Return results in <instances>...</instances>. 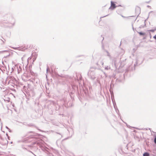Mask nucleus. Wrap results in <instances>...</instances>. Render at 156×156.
<instances>
[{
    "label": "nucleus",
    "instance_id": "nucleus-1",
    "mask_svg": "<svg viewBox=\"0 0 156 156\" xmlns=\"http://www.w3.org/2000/svg\"><path fill=\"white\" fill-rule=\"evenodd\" d=\"M115 7V4L112 2H111V6L109 9H113Z\"/></svg>",
    "mask_w": 156,
    "mask_h": 156
},
{
    "label": "nucleus",
    "instance_id": "nucleus-2",
    "mask_svg": "<svg viewBox=\"0 0 156 156\" xmlns=\"http://www.w3.org/2000/svg\"><path fill=\"white\" fill-rule=\"evenodd\" d=\"M138 33L140 34V35L141 36H144L146 35V34L144 32H139Z\"/></svg>",
    "mask_w": 156,
    "mask_h": 156
},
{
    "label": "nucleus",
    "instance_id": "nucleus-3",
    "mask_svg": "<svg viewBox=\"0 0 156 156\" xmlns=\"http://www.w3.org/2000/svg\"><path fill=\"white\" fill-rule=\"evenodd\" d=\"M143 156H149V154L147 153H145L143 154Z\"/></svg>",
    "mask_w": 156,
    "mask_h": 156
},
{
    "label": "nucleus",
    "instance_id": "nucleus-4",
    "mask_svg": "<svg viewBox=\"0 0 156 156\" xmlns=\"http://www.w3.org/2000/svg\"><path fill=\"white\" fill-rule=\"evenodd\" d=\"M154 142L156 144V137L154 139Z\"/></svg>",
    "mask_w": 156,
    "mask_h": 156
},
{
    "label": "nucleus",
    "instance_id": "nucleus-5",
    "mask_svg": "<svg viewBox=\"0 0 156 156\" xmlns=\"http://www.w3.org/2000/svg\"><path fill=\"white\" fill-rule=\"evenodd\" d=\"M137 9H138L139 11H140V8L137 7Z\"/></svg>",
    "mask_w": 156,
    "mask_h": 156
},
{
    "label": "nucleus",
    "instance_id": "nucleus-6",
    "mask_svg": "<svg viewBox=\"0 0 156 156\" xmlns=\"http://www.w3.org/2000/svg\"><path fill=\"white\" fill-rule=\"evenodd\" d=\"M154 38L156 39V35L154 37Z\"/></svg>",
    "mask_w": 156,
    "mask_h": 156
}]
</instances>
